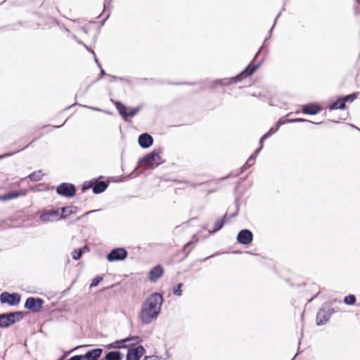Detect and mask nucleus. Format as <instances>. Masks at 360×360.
Here are the masks:
<instances>
[{
	"label": "nucleus",
	"instance_id": "nucleus-1",
	"mask_svg": "<svg viewBox=\"0 0 360 360\" xmlns=\"http://www.w3.org/2000/svg\"><path fill=\"white\" fill-rule=\"evenodd\" d=\"M164 300L159 292L150 294L141 305L139 319L143 324H150L158 318L161 311Z\"/></svg>",
	"mask_w": 360,
	"mask_h": 360
},
{
	"label": "nucleus",
	"instance_id": "nucleus-2",
	"mask_svg": "<svg viewBox=\"0 0 360 360\" xmlns=\"http://www.w3.org/2000/svg\"><path fill=\"white\" fill-rule=\"evenodd\" d=\"M261 63L256 65L250 63L241 72L231 78H224L220 79V86H229L232 84H236L241 82L243 79L251 76L260 66Z\"/></svg>",
	"mask_w": 360,
	"mask_h": 360
},
{
	"label": "nucleus",
	"instance_id": "nucleus-3",
	"mask_svg": "<svg viewBox=\"0 0 360 360\" xmlns=\"http://www.w3.org/2000/svg\"><path fill=\"white\" fill-rule=\"evenodd\" d=\"M161 149H154L150 153L143 156L139 161V164L141 167H155L162 164L164 161L162 160V158L160 155Z\"/></svg>",
	"mask_w": 360,
	"mask_h": 360
},
{
	"label": "nucleus",
	"instance_id": "nucleus-4",
	"mask_svg": "<svg viewBox=\"0 0 360 360\" xmlns=\"http://www.w3.org/2000/svg\"><path fill=\"white\" fill-rule=\"evenodd\" d=\"M25 312L13 311L0 314V328H6L23 319Z\"/></svg>",
	"mask_w": 360,
	"mask_h": 360
},
{
	"label": "nucleus",
	"instance_id": "nucleus-5",
	"mask_svg": "<svg viewBox=\"0 0 360 360\" xmlns=\"http://www.w3.org/2000/svg\"><path fill=\"white\" fill-rule=\"evenodd\" d=\"M21 296L18 292L9 293L5 291L0 295V302L1 304H8L10 306L18 305Z\"/></svg>",
	"mask_w": 360,
	"mask_h": 360
},
{
	"label": "nucleus",
	"instance_id": "nucleus-6",
	"mask_svg": "<svg viewBox=\"0 0 360 360\" xmlns=\"http://www.w3.org/2000/svg\"><path fill=\"white\" fill-rule=\"evenodd\" d=\"M56 193L61 196L72 198L76 193V187L70 183H62L56 188Z\"/></svg>",
	"mask_w": 360,
	"mask_h": 360
},
{
	"label": "nucleus",
	"instance_id": "nucleus-7",
	"mask_svg": "<svg viewBox=\"0 0 360 360\" xmlns=\"http://www.w3.org/2000/svg\"><path fill=\"white\" fill-rule=\"evenodd\" d=\"M128 252L124 248L112 249L106 256L107 260L110 262L122 261L127 258Z\"/></svg>",
	"mask_w": 360,
	"mask_h": 360
},
{
	"label": "nucleus",
	"instance_id": "nucleus-8",
	"mask_svg": "<svg viewBox=\"0 0 360 360\" xmlns=\"http://www.w3.org/2000/svg\"><path fill=\"white\" fill-rule=\"evenodd\" d=\"M44 300L40 297H28L25 303V308L32 311L33 312H38L42 308Z\"/></svg>",
	"mask_w": 360,
	"mask_h": 360
},
{
	"label": "nucleus",
	"instance_id": "nucleus-9",
	"mask_svg": "<svg viewBox=\"0 0 360 360\" xmlns=\"http://www.w3.org/2000/svg\"><path fill=\"white\" fill-rule=\"evenodd\" d=\"M333 312V309L332 308H328L327 310L324 308L320 309L316 314V324L318 326L326 324L330 319Z\"/></svg>",
	"mask_w": 360,
	"mask_h": 360
},
{
	"label": "nucleus",
	"instance_id": "nucleus-10",
	"mask_svg": "<svg viewBox=\"0 0 360 360\" xmlns=\"http://www.w3.org/2000/svg\"><path fill=\"white\" fill-rule=\"evenodd\" d=\"M236 239L238 243L247 245L252 243L253 234L249 229H243L238 232Z\"/></svg>",
	"mask_w": 360,
	"mask_h": 360
},
{
	"label": "nucleus",
	"instance_id": "nucleus-11",
	"mask_svg": "<svg viewBox=\"0 0 360 360\" xmlns=\"http://www.w3.org/2000/svg\"><path fill=\"white\" fill-rule=\"evenodd\" d=\"M145 348L142 345H139L134 348L128 349L126 360H140L145 353Z\"/></svg>",
	"mask_w": 360,
	"mask_h": 360
},
{
	"label": "nucleus",
	"instance_id": "nucleus-12",
	"mask_svg": "<svg viewBox=\"0 0 360 360\" xmlns=\"http://www.w3.org/2000/svg\"><path fill=\"white\" fill-rule=\"evenodd\" d=\"M59 210H51L44 212L39 217V219L43 222H49L54 220H59Z\"/></svg>",
	"mask_w": 360,
	"mask_h": 360
},
{
	"label": "nucleus",
	"instance_id": "nucleus-13",
	"mask_svg": "<svg viewBox=\"0 0 360 360\" xmlns=\"http://www.w3.org/2000/svg\"><path fill=\"white\" fill-rule=\"evenodd\" d=\"M164 274V269L160 265H157L149 271L148 279L152 283H155Z\"/></svg>",
	"mask_w": 360,
	"mask_h": 360
},
{
	"label": "nucleus",
	"instance_id": "nucleus-14",
	"mask_svg": "<svg viewBox=\"0 0 360 360\" xmlns=\"http://www.w3.org/2000/svg\"><path fill=\"white\" fill-rule=\"evenodd\" d=\"M138 143L141 148H148L153 143V138L149 134H141L139 136Z\"/></svg>",
	"mask_w": 360,
	"mask_h": 360
},
{
	"label": "nucleus",
	"instance_id": "nucleus-15",
	"mask_svg": "<svg viewBox=\"0 0 360 360\" xmlns=\"http://www.w3.org/2000/svg\"><path fill=\"white\" fill-rule=\"evenodd\" d=\"M321 110V107L316 103H309L302 106V112L307 115H314Z\"/></svg>",
	"mask_w": 360,
	"mask_h": 360
},
{
	"label": "nucleus",
	"instance_id": "nucleus-16",
	"mask_svg": "<svg viewBox=\"0 0 360 360\" xmlns=\"http://www.w3.org/2000/svg\"><path fill=\"white\" fill-rule=\"evenodd\" d=\"M61 214H60L58 219H65L71 214H76L79 209L76 206H66L60 208Z\"/></svg>",
	"mask_w": 360,
	"mask_h": 360
},
{
	"label": "nucleus",
	"instance_id": "nucleus-17",
	"mask_svg": "<svg viewBox=\"0 0 360 360\" xmlns=\"http://www.w3.org/2000/svg\"><path fill=\"white\" fill-rule=\"evenodd\" d=\"M94 184L93 185V193L94 194H100L103 193L108 188V184L104 181H98V179H94Z\"/></svg>",
	"mask_w": 360,
	"mask_h": 360
},
{
	"label": "nucleus",
	"instance_id": "nucleus-18",
	"mask_svg": "<svg viewBox=\"0 0 360 360\" xmlns=\"http://www.w3.org/2000/svg\"><path fill=\"white\" fill-rule=\"evenodd\" d=\"M103 353L101 348H95L87 351L84 354L85 360H98Z\"/></svg>",
	"mask_w": 360,
	"mask_h": 360
},
{
	"label": "nucleus",
	"instance_id": "nucleus-19",
	"mask_svg": "<svg viewBox=\"0 0 360 360\" xmlns=\"http://www.w3.org/2000/svg\"><path fill=\"white\" fill-rule=\"evenodd\" d=\"M227 214H226L221 219H217L214 224V229L210 231V233H214L217 231H219L224 225V224L226 222L227 219Z\"/></svg>",
	"mask_w": 360,
	"mask_h": 360
},
{
	"label": "nucleus",
	"instance_id": "nucleus-20",
	"mask_svg": "<svg viewBox=\"0 0 360 360\" xmlns=\"http://www.w3.org/2000/svg\"><path fill=\"white\" fill-rule=\"evenodd\" d=\"M116 108L117 111L119 112L120 115L122 116V117L124 119V120H127V107L124 105L122 102H117L116 103Z\"/></svg>",
	"mask_w": 360,
	"mask_h": 360
},
{
	"label": "nucleus",
	"instance_id": "nucleus-21",
	"mask_svg": "<svg viewBox=\"0 0 360 360\" xmlns=\"http://www.w3.org/2000/svg\"><path fill=\"white\" fill-rule=\"evenodd\" d=\"M122 354L120 351H110L108 352L104 359L105 360H122Z\"/></svg>",
	"mask_w": 360,
	"mask_h": 360
},
{
	"label": "nucleus",
	"instance_id": "nucleus-22",
	"mask_svg": "<svg viewBox=\"0 0 360 360\" xmlns=\"http://www.w3.org/2000/svg\"><path fill=\"white\" fill-rule=\"evenodd\" d=\"M135 338H139V337H133L131 338V339H135ZM131 338H125V339H123V340H117L114 342H112L110 343L109 345H108V347H111V348H124L126 347V345H124V343L129 340H130Z\"/></svg>",
	"mask_w": 360,
	"mask_h": 360
},
{
	"label": "nucleus",
	"instance_id": "nucleus-23",
	"mask_svg": "<svg viewBox=\"0 0 360 360\" xmlns=\"http://www.w3.org/2000/svg\"><path fill=\"white\" fill-rule=\"evenodd\" d=\"M346 108V104H345L344 101L342 97L339 98L336 101H335L329 107L330 110H343Z\"/></svg>",
	"mask_w": 360,
	"mask_h": 360
},
{
	"label": "nucleus",
	"instance_id": "nucleus-24",
	"mask_svg": "<svg viewBox=\"0 0 360 360\" xmlns=\"http://www.w3.org/2000/svg\"><path fill=\"white\" fill-rule=\"evenodd\" d=\"M20 193L17 191H12L8 193H6L4 195H0L1 200H9L13 198H16L20 196Z\"/></svg>",
	"mask_w": 360,
	"mask_h": 360
},
{
	"label": "nucleus",
	"instance_id": "nucleus-25",
	"mask_svg": "<svg viewBox=\"0 0 360 360\" xmlns=\"http://www.w3.org/2000/svg\"><path fill=\"white\" fill-rule=\"evenodd\" d=\"M84 250L88 251L89 248L86 246H84L82 248L75 249L71 253L72 259L75 260L79 259L82 257Z\"/></svg>",
	"mask_w": 360,
	"mask_h": 360
},
{
	"label": "nucleus",
	"instance_id": "nucleus-26",
	"mask_svg": "<svg viewBox=\"0 0 360 360\" xmlns=\"http://www.w3.org/2000/svg\"><path fill=\"white\" fill-rule=\"evenodd\" d=\"M43 176H44V174L42 173V171L37 170V171L33 172L32 173L28 175V178L32 181H38L42 179Z\"/></svg>",
	"mask_w": 360,
	"mask_h": 360
},
{
	"label": "nucleus",
	"instance_id": "nucleus-27",
	"mask_svg": "<svg viewBox=\"0 0 360 360\" xmlns=\"http://www.w3.org/2000/svg\"><path fill=\"white\" fill-rule=\"evenodd\" d=\"M255 156L254 155H252L240 168V174H242L245 170L252 166L255 164Z\"/></svg>",
	"mask_w": 360,
	"mask_h": 360
},
{
	"label": "nucleus",
	"instance_id": "nucleus-28",
	"mask_svg": "<svg viewBox=\"0 0 360 360\" xmlns=\"http://www.w3.org/2000/svg\"><path fill=\"white\" fill-rule=\"evenodd\" d=\"M279 129L278 126L276 124L274 127H271L269 130L264 134V138H269L271 135L274 134Z\"/></svg>",
	"mask_w": 360,
	"mask_h": 360
},
{
	"label": "nucleus",
	"instance_id": "nucleus-29",
	"mask_svg": "<svg viewBox=\"0 0 360 360\" xmlns=\"http://www.w3.org/2000/svg\"><path fill=\"white\" fill-rule=\"evenodd\" d=\"M356 302V297L354 295H349L344 298V302L348 305H352Z\"/></svg>",
	"mask_w": 360,
	"mask_h": 360
},
{
	"label": "nucleus",
	"instance_id": "nucleus-30",
	"mask_svg": "<svg viewBox=\"0 0 360 360\" xmlns=\"http://www.w3.org/2000/svg\"><path fill=\"white\" fill-rule=\"evenodd\" d=\"M357 95H358V93H352L351 94L343 96L342 98L344 101L345 104H346V102H347V101L352 102L353 101H354L356 98Z\"/></svg>",
	"mask_w": 360,
	"mask_h": 360
},
{
	"label": "nucleus",
	"instance_id": "nucleus-31",
	"mask_svg": "<svg viewBox=\"0 0 360 360\" xmlns=\"http://www.w3.org/2000/svg\"><path fill=\"white\" fill-rule=\"evenodd\" d=\"M32 142H31L30 144L27 145L26 146L22 148L21 149H19L18 150H16L15 152H12V153H5L4 155H0V160L1 159H4L5 158H8V157H10V156H12L13 155L21 151V150H23L24 149L27 148Z\"/></svg>",
	"mask_w": 360,
	"mask_h": 360
},
{
	"label": "nucleus",
	"instance_id": "nucleus-32",
	"mask_svg": "<svg viewBox=\"0 0 360 360\" xmlns=\"http://www.w3.org/2000/svg\"><path fill=\"white\" fill-rule=\"evenodd\" d=\"M108 77L110 78V82H115V81H124L127 83H130V80L127 78L113 76V75H109Z\"/></svg>",
	"mask_w": 360,
	"mask_h": 360
},
{
	"label": "nucleus",
	"instance_id": "nucleus-33",
	"mask_svg": "<svg viewBox=\"0 0 360 360\" xmlns=\"http://www.w3.org/2000/svg\"><path fill=\"white\" fill-rule=\"evenodd\" d=\"M94 184V179L89 181H85L82 186V192H84L85 191L92 188H93V185Z\"/></svg>",
	"mask_w": 360,
	"mask_h": 360
},
{
	"label": "nucleus",
	"instance_id": "nucleus-34",
	"mask_svg": "<svg viewBox=\"0 0 360 360\" xmlns=\"http://www.w3.org/2000/svg\"><path fill=\"white\" fill-rule=\"evenodd\" d=\"M182 285H183V283H178V284H177V285L174 288V290H173V294H174V295H176V296H179V297L181 296V295H182V291H181V288Z\"/></svg>",
	"mask_w": 360,
	"mask_h": 360
},
{
	"label": "nucleus",
	"instance_id": "nucleus-35",
	"mask_svg": "<svg viewBox=\"0 0 360 360\" xmlns=\"http://www.w3.org/2000/svg\"><path fill=\"white\" fill-rule=\"evenodd\" d=\"M103 280V278L101 276H96L91 281V283L90 284V288L96 287L97 286L99 283Z\"/></svg>",
	"mask_w": 360,
	"mask_h": 360
},
{
	"label": "nucleus",
	"instance_id": "nucleus-36",
	"mask_svg": "<svg viewBox=\"0 0 360 360\" xmlns=\"http://www.w3.org/2000/svg\"><path fill=\"white\" fill-rule=\"evenodd\" d=\"M140 110V107H136L131 108L129 111L127 112V117H134L135 116Z\"/></svg>",
	"mask_w": 360,
	"mask_h": 360
},
{
	"label": "nucleus",
	"instance_id": "nucleus-37",
	"mask_svg": "<svg viewBox=\"0 0 360 360\" xmlns=\"http://www.w3.org/2000/svg\"><path fill=\"white\" fill-rule=\"evenodd\" d=\"M290 119H287L286 117H283L281 118H280L278 122H276V124L278 126V127H280L281 125L284 124H286L288 122H290L289 120Z\"/></svg>",
	"mask_w": 360,
	"mask_h": 360
},
{
	"label": "nucleus",
	"instance_id": "nucleus-38",
	"mask_svg": "<svg viewBox=\"0 0 360 360\" xmlns=\"http://www.w3.org/2000/svg\"><path fill=\"white\" fill-rule=\"evenodd\" d=\"M289 121L290 122H311V123H313V122H311L309 120H305V119H302V118L292 119V120H290ZM314 124H316V123L314 122Z\"/></svg>",
	"mask_w": 360,
	"mask_h": 360
},
{
	"label": "nucleus",
	"instance_id": "nucleus-39",
	"mask_svg": "<svg viewBox=\"0 0 360 360\" xmlns=\"http://www.w3.org/2000/svg\"><path fill=\"white\" fill-rule=\"evenodd\" d=\"M68 360H85V359L84 354H79L72 356Z\"/></svg>",
	"mask_w": 360,
	"mask_h": 360
},
{
	"label": "nucleus",
	"instance_id": "nucleus-40",
	"mask_svg": "<svg viewBox=\"0 0 360 360\" xmlns=\"http://www.w3.org/2000/svg\"><path fill=\"white\" fill-rule=\"evenodd\" d=\"M219 81H220V79H216V80L213 81V82L211 83V84H210V87L211 89H214V88H216L217 86L220 85V82H219Z\"/></svg>",
	"mask_w": 360,
	"mask_h": 360
},
{
	"label": "nucleus",
	"instance_id": "nucleus-41",
	"mask_svg": "<svg viewBox=\"0 0 360 360\" xmlns=\"http://www.w3.org/2000/svg\"><path fill=\"white\" fill-rule=\"evenodd\" d=\"M143 360H158L156 356H146Z\"/></svg>",
	"mask_w": 360,
	"mask_h": 360
},
{
	"label": "nucleus",
	"instance_id": "nucleus-42",
	"mask_svg": "<svg viewBox=\"0 0 360 360\" xmlns=\"http://www.w3.org/2000/svg\"><path fill=\"white\" fill-rule=\"evenodd\" d=\"M79 44H82L89 51H90L94 56H95V52L88 47L86 44H84L82 41H79Z\"/></svg>",
	"mask_w": 360,
	"mask_h": 360
},
{
	"label": "nucleus",
	"instance_id": "nucleus-43",
	"mask_svg": "<svg viewBox=\"0 0 360 360\" xmlns=\"http://www.w3.org/2000/svg\"><path fill=\"white\" fill-rule=\"evenodd\" d=\"M82 107H84V108H86L92 109V110H96V111H101V110L100 108H94V107H89V106H88V105H82Z\"/></svg>",
	"mask_w": 360,
	"mask_h": 360
},
{
	"label": "nucleus",
	"instance_id": "nucleus-44",
	"mask_svg": "<svg viewBox=\"0 0 360 360\" xmlns=\"http://www.w3.org/2000/svg\"><path fill=\"white\" fill-rule=\"evenodd\" d=\"M68 120H66L61 125H58V126H56V125H51L50 126L52 129H58V128H60L62 126H63L65 124V123L67 122Z\"/></svg>",
	"mask_w": 360,
	"mask_h": 360
},
{
	"label": "nucleus",
	"instance_id": "nucleus-45",
	"mask_svg": "<svg viewBox=\"0 0 360 360\" xmlns=\"http://www.w3.org/2000/svg\"><path fill=\"white\" fill-rule=\"evenodd\" d=\"M266 139H267V138H264V135L261 137V139H260V140H259V146H260L261 148H262V147H263V141H264V140H266Z\"/></svg>",
	"mask_w": 360,
	"mask_h": 360
},
{
	"label": "nucleus",
	"instance_id": "nucleus-46",
	"mask_svg": "<svg viewBox=\"0 0 360 360\" xmlns=\"http://www.w3.org/2000/svg\"><path fill=\"white\" fill-rule=\"evenodd\" d=\"M262 148H261L260 146L256 149L254 152V153L252 155H254L255 156V158L257 157V155H258V153L260 152V150H262Z\"/></svg>",
	"mask_w": 360,
	"mask_h": 360
},
{
	"label": "nucleus",
	"instance_id": "nucleus-47",
	"mask_svg": "<svg viewBox=\"0 0 360 360\" xmlns=\"http://www.w3.org/2000/svg\"><path fill=\"white\" fill-rule=\"evenodd\" d=\"M96 212V210H91V211H89V212H85L82 216L77 217V220H80V219H81L83 216L88 215L89 214H90V213H91V212Z\"/></svg>",
	"mask_w": 360,
	"mask_h": 360
},
{
	"label": "nucleus",
	"instance_id": "nucleus-48",
	"mask_svg": "<svg viewBox=\"0 0 360 360\" xmlns=\"http://www.w3.org/2000/svg\"><path fill=\"white\" fill-rule=\"evenodd\" d=\"M280 15H281V12H280V13L276 15V19L274 20V23H276V20H277L278 18L280 16ZM274 25H275V24H274ZM274 25H273V26L271 27V28L270 29V30H269V32H270V33L272 32L273 28H274Z\"/></svg>",
	"mask_w": 360,
	"mask_h": 360
},
{
	"label": "nucleus",
	"instance_id": "nucleus-49",
	"mask_svg": "<svg viewBox=\"0 0 360 360\" xmlns=\"http://www.w3.org/2000/svg\"><path fill=\"white\" fill-rule=\"evenodd\" d=\"M98 67H99V68L101 69V77H103V76L105 75H106V73H105V71L101 68V65H98Z\"/></svg>",
	"mask_w": 360,
	"mask_h": 360
},
{
	"label": "nucleus",
	"instance_id": "nucleus-50",
	"mask_svg": "<svg viewBox=\"0 0 360 360\" xmlns=\"http://www.w3.org/2000/svg\"><path fill=\"white\" fill-rule=\"evenodd\" d=\"M191 244V242H188L184 246V251L186 250V249L188 248V246Z\"/></svg>",
	"mask_w": 360,
	"mask_h": 360
},
{
	"label": "nucleus",
	"instance_id": "nucleus-51",
	"mask_svg": "<svg viewBox=\"0 0 360 360\" xmlns=\"http://www.w3.org/2000/svg\"><path fill=\"white\" fill-rule=\"evenodd\" d=\"M217 255V254H214V255H210V256H209V257H207L206 258H205V259H203V261H206V260H207V259H208L209 258L213 257H214V255Z\"/></svg>",
	"mask_w": 360,
	"mask_h": 360
},
{
	"label": "nucleus",
	"instance_id": "nucleus-52",
	"mask_svg": "<svg viewBox=\"0 0 360 360\" xmlns=\"http://www.w3.org/2000/svg\"><path fill=\"white\" fill-rule=\"evenodd\" d=\"M94 56L95 62L98 64V65H100V64L98 63V59H97V58H96V55H95V56Z\"/></svg>",
	"mask_w": 360,
	"mask_h": 360
},
{
	"label": "nucleus",
	"instance_id": "nucleus-53",
	"mask_svg": "<svg viewBox=\"0 0 360 360\" xmlns=\"http://www.w3.org/2000/svg\"><path fill=\"white\" fill-rule=\"evenodd\" d=\"M108 16H109V15H108V16L106 17V18H105V19H104V20H103V21H102V24H103V23H104L105 20L108 18Z\"/></svg>",
	"mask_w": 360,
	"mask_h": 360
},
{
	"label": "nucleus",
	"instance_id": "nucleus-54",
	"mask_svg": "<svg viewBox=\"0 0 360 360\" xmlns=\"http://www.w3.org/2000/svg\"><path fill=\"white\" fill-rule=\"evenodd\" d=\"M259 52H260V50H259L258 52H257V54H256L255 57L257 56V55L259 53Z\"/></svg>",
	"mask_w": 360,
	"mask_h": 360
},
{
	"label": "nucleus",
	"instance_id": "nucleus-55",
	"mask_svg": "<svg viewBox=\"0 0 360 360\" xmlns=\"http://www.w3.org/2000/svg\"><path fill=\"white\" fill-rule=\"evenodd\" d=\"M191 251V250H188L186 252V256L189 254V252Z\"/></svg>",
	"mask_w": 360,
	"mask_h": 360
},
{
	"label": "nucleus",
	"instance_id": "nucleus-56",
	"mask_svg": "<svg viewBox=\"0 0 360 360\" xmlns=\"http://www.w3.org/2000/svg\"><path fill=\"white\" fill-rule=\"evenodd\" d=\"M266 41H267V39H265V40L264 41V44L266 43Z\"/></svg>",
	"mask_w": 360,
	"mask_h": 360
},
{
	"label": "nucleus",
	"instance_id": "nucleus-57",
	"mask_svg": "<svg viewBox=\"0 0 360 360\" xmlns=\"http://www.w3.org/2000/svg\"><path fill=\"white\" fill-rule=\"evenodd\" d=\"M263 46H264V45H263L262 46H261V47H260V49H259V50L262 49H263Z\"/></svg>",
	"mask_w": 360,
	"mask_h": 360
},
{
	"label": "nucleus",
	"instance_id": "nucleus-58",
	"mask_svg": "<svg viewBox=\"0 0 360 360\" xmlns=\"http://www.w3.org/2000/svg\"><path fill=\"white\" fill-rule=\"evenodd\" d=\"M263 46H264V45H263L262 46H261V47H260V49H259V50L262 49H263Z\"/></svg>",
	"mask_w": 360,
	"mask_h": 360
},
{
	"label": "nucleus",
	"instance_id": "nucleus-59",
	"mask_svg": "<svg viewBox=\"0 0 360 360\" xmlns=\"http://www.w3.org/2000/svg\"><path fill=\"white\" fill-rule=\"evenodd\" d=\"M295 356H296V355H295V356L292 358V359H291V360H294V359L295 358Z\"/></svg>",
	"mask_w": 360,
	"mask_h": 360
},
{
	"label": "nucleus",
	"instance_id": "nucleus-60",
	"mask_svg": "<svg viewBox=\"0 0 360 360\" xmlns=\"http://www.w3.org/2000/svg\"><path fill=\"white\" fill-rule=\"evenodd\" d=\"M358 129L360 131V129Z\"/></svg>",
	"mask_w": 360,
	"mask_h": 360
}]
</instances>
